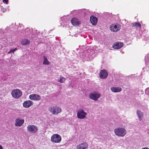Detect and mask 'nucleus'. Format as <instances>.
<instances>
[{
  "label": "nucleus",
  "mask_w": 149,
  "mask_h": 149,
  "mask_svg": "<svg viewBox=\"0 0 149 149\" xmlns=\"http://www.w3.org/2000/svg\"><path fill=\"white\" fill-rule=\"evenodd\" d=\"M114 132L116 135L120 137L124 136L127 133L126 130L123 127H118L115 129Z\"/></svg>",
  "instance_id": "1"
},
{
  "label": "nucleus",
  "mask_w": 149,
  "mask_h": 149,
  "mask_svg": "<svg viewBox=\"0 0 149 149\" xmlns=\"http://www.w3.org/2000/svg\"><path fill=\"white\" fill-rule=\"evenodd\" d=\"M49 111L53 115L57 114L61 112V108L57 106L50 107L49 109Z\"/></svg>",
  "instance_id": "2"
},
{
  "label": "nucleus",
  "mask_w": 149,
  "mask_h": 149,
  "mask_svg": "<svg viewBox=\"0 0 149 149\" xmlns=\"http://www.w3.org/2000/svg\"><path fill=\"white\" fill-rule=\"evenodd\" d=\"M61 140V136L58 134H54L51 137V141L53 143H58Z\"/></svg>",
  "instance_id": "3"
},
{
  "label": "nucleus",
  "mask_w": 149,
  "mask_h": 149,
  "mask_svg": "<svg viewBox=\"0 0 149 149\" xmlns=\"http://www.w3.org/2000/svg\"><path fill=\"white\" fill-rule=\"evenodd\" d=\"M87 113L83 109H79L77 111V116L80 119H84L86 117Z\"/></svg>",
  "instance_id": "4"
},
{
  "label": "nucleus",
  "mask_w": 149,
  "mask_h": 149,
  "mask_svg": "<svg viewBox=\"0 0 149 149\" xmlns=\"http://www.w3.org/2000/svg\"><path fill=\"white\" fill-rule=\"evenodd\" d=\"M11 94L13 97L16 99H18L22 95V92L20 90L18 89H16L13 90Z\"/></svg>",
  "instance_id": "5"
},
{
  "label": "nucleus",
  "mask_w": 149,
  "mask_h": 149,
  "mask_svg": "<svg viewBox=\"0 0 149 149\" xmlns=\"http://www.w3.org/2000/svg\"><path fill=\"white\" fill-rule=\"evenodd\" d=\"M27 129L29 132L33 134L36 133L38 130L37 127L33 125H28L27 127Z\"/></svg>",
  "instance_id": "6"
},
{
  "label": "nucleus",
  "mask_w": 149,
  "mask_h": 149,
  "mask_svg": "<svg viewBox=\"0 0 149 149\" xmlns=\"http://www.w3.org/2000/svg\"><path fill=\"white\" fill-rule=\"evenodd\" d=\"M100 96V93L95 92L90 94L89 95V97L90 98L95 101L97 100Z\"/></svg>",
  "instance_id": "7"
},
{
  "label": "nucleus",
  "mask_w": 149,
  "mask_h": 149,
  "mask_svg": "<svg viewBox=\"0 0 149 149\" xmlns=\"http://www.w3.org/2000/svg\"><path fill=\"white\" fill-rule=\"evenodd\" d=\"M120 28L121 26L119 24H112L110 27V29L112 31L115 32L118 31Z\"/></svg>",
  "instance_id": "8"
},
{
  "label": "nucleus",
  "mask_w": 149,
  "mask_h": 149,
  "mask_svg": "<svg viewBox=\"0 0 149 149\" xmlns=\"http://www.w3.org/2000/svg\"><path fill=\"white\" fill-rule=\"evenodd\" d=\"M108 75L107 72L106 70H102L100 71L99 74L100 77L101 79H105Z\"/></svg>",
  "instance_id": "9"
},
{
  "label": "nucleus",
  "mask_w": 149,
  "mask_h": 149,
  "mask_svg": "<svg viewBox=\"0 0 149 149\" xmlns=\"http://www.w3.org/2000/svg\"><path fill=\"white\" fill-rule=\"evenodd\" d=\"M88 146V144L86 142H83L78 145L76 148L77 149H86Z\"/></svg>",
  "instance_id": "10"
},
{
  "label": "nucleus",
  "mask_w": 149,
  "mask_h": 149,
  "mask_svg": "<svg viewBox=\"0 0 149 149\" xmlns=\"http://www.w3.org/2000/svg\"><path fill=\"white\" fill-rule=\"evenodd\" d=\"M29 99L35 101H39L41 99V97L39 95L36 94L30 95L29 96Z\"/></svg>",
  "instance_id": "11"
},
{
  "label": "nucleus",
  "mask_w": 149,
  "mask_h": 149,
  "mask_svg": "<svg viewBox=\"0 0 149 149\" xmlns=\"http://www.w3.org/2000/svg\"><path fill=\"white\" fill-rule=\"evenodd\" d=\"M24 120L21 119L20 118H17L15 121V125L16 126L20 127L24 123Z\"/></svg>",
  "instance_id": "12"
},
{
  "label": "nucleus",
  "mask_w": 149,
  "mask_h": 149,
  "mask_svg": "<svg viewBox=\"0 0 149 149\" xmlns=\"http://www.w3.org/2000/svg\"><path fill=\"white\" fill-rule=\"evenodd\" d=\"M123 43L117 42L113 44L112 47L114 49H118L123 47Z\"/></svg>",
  "instance_id": "13"
},
{
  "label": "nucleus",
  "mask_w": 149,
  "mask_h": 149,
  "mask_svg": "<svg viewBox=\"0 0 149 149\" xmlns=\"http://www.w3.org/2000/svg\"><path fill=\"white\" fill-rule=\"evenodd\" d=\"M33 104V102L31 100H27L23 103V107L25 108L30 107Z\"/></svg>",
  "instance_id": "14"
},
{
  "label": "nucleus",
  "mask_w": 149,
  "mask_h": 149,
  "mask_svg": "<svg viewBox=\"0 0 149 149\" xmlns=\"http://www.w3.org/2000/svg\"><path fill=\"white\" fill-rule=\"evenodd\" d=\"M97 17L93 15H91L90 17V20L92 24L93 25H95L97 22Z\"/></svg>",
  "instance_id": "15"
},
{
  "label": "nucleus",
  "mask_w": 149,
  "mask_h": 149,
  "mask_svg": "<svg viewBox=\"0 0 149 149\" xmlns=\"http://www.w3.org/2000/svg\"><path fill=\"white\" fill-rule=\"evenodd\" d=\"M71 22L72 24L74 26H77L80 24L78 19L75 17L72 18Z\"/></svg>",
  "instance_id": "16"
},
{
  "label": "nucleus",
  "mask_w": 149,
  "mask_h": 149,
  "mask_svg": "<svg viewBox=\"0 0 149 149\" xmlns=\"http://www.w3.org/2000/svg\"><path fill=\"white\" fill-rule=\"evenodd\" d=\"M111 89L112 91L114 93L120 92L122 90L121 88L119 87H112Z\"/></svg>",
  "instance_id": "17"
},
{
  "label": "nucleus",
  "mask_w": 149,
  "mask_h": 149,
  "mask_svg": "<svg viewBox=\"0 0 149 149\" xmlns=\"http://www.w3.org/2000/svg\"><path fill=\"white\" fill-rule=\"evenodd\" d=\"M43 64L44 65H49L50 63V62L49 61L47 57L45 56H43Z\"/></svg>",
  "instance_id": "18"
},
{
  "label": "nucleus",
  "mask_w": 149,
  "mask_h": 149,
  "mask_svg": "<svg viewBox=\"0 0 149 149\" xmlns=\"http://www.w3.org/2000/svg\"><path fill=\"white\" fill-rule=\"evenodd\" d=\"M66 79L63 76H61L59 79H58L57 81L61 83H64Z\"/></svg>",
  "instance_id": "19"
},
{
  "label": "nucleus",
  "mask_w": 149,
  "mask_h": 149,
  "mask_svg": "<svg viewBox=\"0 0 149 149\" xmlns=\"http://www.w3.org/2000/svg\"><path fill=\"white\" fill-rule=\"evenodd\" d=\"M132 26H135L136 28H141V24L139 22H135L132 24Z\"/></svg>",
  "instance_id": "20"
},
{
  "label": "nucleus",
  "mask_w": 149,
  "mask_h": 149,
  "mask_svg": "<svg viewBox=\"0 0 149 149\" xmlns=\"http://www.w3.org/2000/svg\"><path fill=\"white\" fill-rule=\"evenodd\" d=\"M30 43V41L27 39H24L21 42V44L23 45L29 44Z\"/></svg>",
  "instance_id": "21"
},
{
  "label": "nucleus",
  "mask_w": 149,
  "mask_h": 149,
  "mask_svg": "<svg viewBox=\"0 0 149 149\" xmlns=\"http://www.w3.org/2000/svg\"><path fill=\"white\" fill-rule=\"evenodd\" d=\"M137 113L139 119L140 121L142 120V118L143 116V113L140 111H137Z\"/></svg>",
  "instance_id": "22"
},
{
  "label": "nucleus",
  "mask_w": 149,
  "mask_h": 149,
  "mask_svg": "<svg viewBox=\"0 0 149 149\" xmlns=\"http://www.w3.org/2000/svg\"><path fill=\"white\" fill-rule=\"evenodd\" d=\"M17 50V49L15 48L14 49H11L10 51L8 52V53L9 54L10 52H12L13 53H14V51H15L16 50Z\"/></svg>",
  "instance_id": "23"
},
{
  "label": "nucleus",
  "mask_w": 149,
  "mask_h": 149,
  "mask_svg": "<svg viewBox=\"0 0 149 149\" xmlns=\"http://www.w3.org/2000/svg\"><path fill=\"white\" fill-rule=\"evenodd\" d=\"M3 3L7 4L8 3V0H3Z\"/></svg>",
  "instance_id": "24"
},
{
  "label": "nucleus",
  "mask_w": 149,
  "mask_h": 149,
  "mask_svg": "<svg viewBox=\"0 0 149 149\" xmlns=\"http://www.w3.org/2000/svg\"><path fill=\"white\" fill-rule=\"evenodd\" d=\"M1 10L4 13L6 11V9L3 8H2L1 9Z\"/></svg>",
  "instance_id": "25"
},
{
  "label": "nucleus",
  "mask_w": 149,
  "mask_h": 149,
  "mask_svg": "<svg viewBox=\"0 0 149 149\" xmlns=\"http://www.w3.org/2000/svg\"><path fill=\"white\" fill-rule=\"evenodd\" d=\"M141 149H149V148L147 147H144L141 148Z\"/></svg>",
  "instance_id": "26"
},
{
  "label": "nucleus",
  "mask_w": 149,
  "mask_h": 149,
  "mask_svg": "<svg viewBox=\"0 0 149 149\" xmlns=\"http://www.w3.org/2000/svg\"><path fill=\"white\" fill-rule=\"evenodd\" d=\"M0 149H3L1 145H0Z\"/></svg>",
  "instance_id": "27"
}]
</instances>
